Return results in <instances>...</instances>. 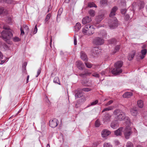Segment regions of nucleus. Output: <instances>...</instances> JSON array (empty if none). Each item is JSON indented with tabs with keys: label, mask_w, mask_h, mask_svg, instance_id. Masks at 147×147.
Segmentation results:
<instances>
[{
	"label": "nucleus",
	"mask_w": 147,
	"mask_h": 147,
	"mask_svg": "<svg viewBox=\"0 0 147 147\" xmlns=\"http://www.w3.org/2000/svg\"><path fill=\"white\" fill-rule=\"evenodd\" d=\"M117 9V7H114L112 9L109 14V16L111 18L109 20L108 23L109 26L111 29L115 28L118 26L117 19L114 17L115 15L116 11Z\"/></svg>",
	"instance_id": "f257e3e1"
},
{
	"label": "nucleus",
	"mask_w": 147,
	"mask_h": 147,
	"mask_svg": "<svg viewBox=\"0 0 147 147\" xmlns=\"http://www.w3.org/2000/svg\"><path fill=\"white\" fill-rule=\"evenodd\" d=\"M95 28L90 24L86 25L82 28V33L84 35H91L94 33Z\"/></svg>",
	"instance_id": "f03ea898"
},
{
	"label": "nucleus",
	"mask_w": 147,
	"mask_h": 147,
	"mask_svg": "<svg viewBox=\"0 0 147 147\" xmlns=\"http://www.w3.org/2000/svg\"><path fill=\"white\" fill-rule=\"evenodd\" d=\"M5 30H3L1 33V36L3 39L5 41L10 39L13 36L11 32L12 30L7 28L3 27Z\"/></svg>",
	"instance_id": "7ed1b4c3"
},
{
	"label": "nucleus",
	"mask_w": 147,
	"mask_h": 147,
	"mask_svg": "<svg viewBox=\"0 0 147 147\" xmlns=\"http://www.w3.org/2000/svg\"><path fill=\"white\" fill-rule=\"evenodd\" d=\"M123 62L121 61H117L114 64L115 68L111 71V72L113 74L117 75L122 72L121 68L122 66Z\"/></svg>",
	"instance_id": "20e7f679"
},
{
	"label": "nucleus",
	"mask_w": 147,
	"mask_h": 147,
	"mask_svg": "<svg viewBox=\"0 0 147 147\" xmlns=\"http://www.w3.org/2000/svg\"><path fill=\"white\" fill-rule=\"evenodd\" d=\"M113 114L115 118L117 120L122 121L124 120L125 117V113L119 109H116L114 111Z\"/></svg>",
	"instance_id": "39448f33"
},
{
	"label": "nucleus",
	"mask_w": 147,
	"mask_h": 147,
	"mask_svg": "<svg viewBox=\"0 0 147 147\" xmlns=\"http://www.w3.org/2000/svg\"><path fill=\"white\" fill-rule=\"evenodd\" d=\"M123 132L125 139H128L132 133L131 128L129 126L126 127L123 129Z\"/></svg>",
	"instance_id": "423d86ee"
},
{
	"label": "nucleus",
	"mask_w": 147,
	"mask_h": 147,
	"mask_svg": "<svg viewBox=\"0 0 147 147\" xmlns=\"http://www.w3.org/2000/svg\"><path fill=\"white\" fill-rule=\"evenodd\" d=\"M93 42L96 45H101L104 43V40L102 38L96 37L93 40Z\"/></svg>",
	"instance_id": "0eeeda50"
},
{
	"label": "nucleus",
	"mask_w": 147,
	"mask_h": 147,
	"mask_svg": "<svg viewBox=\"0 0 147 147\" xmlns=\"http://www.w3.org/2000/svg\"><path fill=\"white\" fill-rule=\"evenodd\" d=\"M49 125L52 128L56 127L58 124V121L56 119H54L49 121Z\"/></svg>",
	"instance_id": "6e6552de"
},
{
	"label": "nucleus",
	"mask_w": 147,
	"mask_h": 147,
	"mask_svg": "<svg viewBox=\"0 0 147 147\" xmlns=\"http://www.w3.org/2000/svg\"><path fill=\"white\" fill-rule=\"evenodd\" d=\"M76 65L77 68L81 70H83L84 68V65L82 61H78L76 62Z\"/></svg>",
	"instance_id": "1a4fd4ad"
},
{
	"label": "nucleus",
	"mask_w": 147,
	"mask_h": 147,
	"mask_svg": "<svg viewBox=\"0 0 147 147\" xmlns=\"http://www.w3.org/2000/svg\"><path fill=\"white\" fill-rule=\"evenodd\" d=\"M75 97L76 98H80L83 95L82 90L80 89H78L75 90Z\"/></svg>",
	"instance_id": "9d476101"
},
{
	"label": "nucleus",
	"mask_w": 147,
	"mask_h": 147,
	"mask_svg": "<svg viewBox=\"0 0 147 147\" xmlns=\"http://www.w3.org/2000/svg\"><path fill=\"white\" fill-rule=\"evenodd\" d=\"M92 20L91 18L88 16H86L83 18L82 20V23L84 24H85L89 23Z\"/></svg>",
	"instance_id": "9b49d317"
},
{
	"label": "nucleus",
	"mask_w": 147,
	"mask_h": 147,
	"mask_svg": "<svg viewBox=\"0 0 147 147\" xmlns=\"http://www.w3.org/2000/svg\"><path fill=\"white\" fill-rule=\"evenodd\" d=\"M80 57L81 59L85 62L87 61H88V59L87 55L83 51H81V52Z\"/></svg>",
	"instance_id": "f8f14e48"
},
{
	"label": "nucleus",
	"mask_w": 147,
	"mask_h": 147,
	"mask_svg": "<svg viewBox=\"0 0 147 147\" xmlns=\"http://www.w3.org/2000/svg\"><path fill=\"white\" fill-rule=\"evenodd\" d=\"M98 49L97 47L94 48L92 50V55L94 57H96L99 53Z\"/></svg>",
	"instance_id": "ddd939ff"
},
{
	"label": "nucleus",
	"mask_w": 147,
	"mask_h": 147,
	"mask_svg": "<svg viewBox=\"0 0 147 147\" xmlns=\"http://www.w3.org/2000/svg\"><path fill=\"white\" fill-rule=\"evenodd\" d=\"M123 128L122 127L119 128L118 129L114 131V134L117 136H121L123 132Z\"/></svg>",
	"instance_id": "4468645a"
},
{
	"label": "nucleus",
	"mask_w": 147,
	"mask_h": 147,
	"mask_svg": "<svg viewBox=\"0 0 147 147\" xmlns=\"http://www.w3.org/2000/svg\"><path fill=\"white\" fill-rule=\"evenodd\" d=\"M119 126L118 123L117 121H112L111 124V127L113 129H115Z\"/></svg>",
	"instance_id": "2eb2a0df"
},
{
	"label": "nucleus",
	"mask_w": 147,
	"mask_h": 147,
	"mask_svg": "<svg viewBox=\"0 0 147 147\" xmlns=\"http://www.w3.org/2000/svg\"><path fill=\"white\" fill-rule=\"evenodd\" d=\"M110 134L111 132L110 131L106 129L104 130L101 133L102 136L104 138Z\"/></svg>",
	"instance_id": "dca6fc26"
},
{
	"label": "nucleus",
	"mask_w": 147,
	"mask_h": 147,
	"mask_svg": "<svg viewBox=\"0 0 147 147\" xmlns=\"http://www.w3.org/2000/svg\"><path fill=\"white\" fill-rule=\"evenodd\" d=\"M137 5H138L139 9H141L144 7V3L143 1H138L137 2Z\"/></svg>",
	"instance_id": "f3484780"
},
{
	"label": "nucleus",
	"mask_w": 147,
	"mask_h": 147,
	"mask_svg": "<svg viewBox=\"0 0 147 147\" xmlns=\"http://www.w3.org/2000/svg\"><path fill=\"white\" fill-rule=\"evenodd\" d=\"M111 116L108 113L105 114L103 117V121H109L110 120Z\"/></svg>",
	"instance_id": "a211bd4d"
},
{
	"label": "nucleus",
	"mask_w": 147,
	"mask_h": 147,
	"mask_svg": "<svg viewBox=\"0 0 147 147\" xmlns=\"http://www.w3.org/2000/svg\"><path fill=\"white\" fill-rule=\"evenodd\" d=\"M104 18V15L101 14L98 16L96 17V20L97 22V24L99 23L100 22L102 21V20Z\"/></svg>",
	"instance_id": "6ab92c4d"
},
{
	"label": "nucleus",
	"mask_w": 147,
	"mask_h": 147,
	"mask_svg": "<svg viewBox=\"0 0 147 147\" xmlns=\"http://www.w3.org/2000/svg\"><path fill=\"white\" fill-rule=\"evenodd\" d=\"M131 115L134 116H136L137 115L138 112L137 109L136 107H134L130 111Z\"/></svg>",
	"instance_id": "aec40b11"
},
{
	"label": "nucleus",
	"mask_w": 147,
	"mask_h": 147,
	"mask_svg": "<svg viewBox=\"0 0 147 147\" xmlns=\"http://www.w3.org/2000/svg\"><path fill=\"white\" fill-rule=\"evenodd\" d=\"M74 27L75 28L74 31L75 32H78L81 28V24L79 22H78L76 24Z\"/></svg>",
	"instance_id": "412c9836"
},
{
	"label": "nucleus",
	"mask_w": 147,
	"mask_h": 147,
	"mask_svg": "<svg viewBox=\"0 0 147 147\" xmlns=\"http://www.w3.org/2000/svg\"><path fill=\"white\" fill-rule=\"evenodd\" d=\"M141 52L142 55H140V57L141 59H142L144 57L145 55L147 53V50L144 49L141 51Z\"/></svg>",
	"instance_id": "4be33fe9"
},
{
	"label": "nucleus",
	"mask_w": 147,
	"mask_h": 147,
	"mask_svg": "<svg viewBox=\"0 0 147 147\" xmlns=\"http://www.w3.org/2000/svg\"><path fill=\"white\" fill-rule=\"evenodd\" d=\"M7 10L4 8L3 7L0 6V15L4 13L5 14H6L7 13Z\"/></svg>",
	"instance_id": "5701e85b"
},
{
	"label": "nucleus",
	"mask_w": 147,
	"mask_h": 147,
	"mask_svg": "<svg viewBox=\"0 0 147 147\" xmlns=\"http://www.w3.org/2000/svg\"><path fill=\"white\" fill-rule=\"evenodd\" d=\"M132 95V94L131 92H126L124 94L123 96L124 98H129Z\"/></svg>",
	"instance_id": "b1692460"
},
{
	"label": "nucleus",
	"mask_w": 147,
	"mask_h": 147,
	"mask_svg": "<svg viewBox=\"0 0 147 147\" xmlns=\"http://www.w3.org/2000/svg\"><path fill=\"white\" fill-rule=\"evenodd\" d=\"M100 35L102 36L103 38L106 37L107 35V33L106 31L102 30L100 32Z\"/></svg>",
	"instance_id": "393cba45"
},
{
	"label": "nucleus",
	"mask_w": 147,
	"mask_h": 147,
	"mask_svg": "<svg viewBox=\"0 0 147 147\" xmlns=\"http://www.w3.org/2000/svg\"><path fill=\"white\" fill-rule=\"evenodd\" d=\"M135 54L134 52H132L131 54H129L128 56V59L129 60H131L134 57Z\"/></svg>",
	"instance_id": "a878e982"
},
{
	"label": "nucleus",
	"mask_w": 147,
	"mask_h": 147,
	"mask_svg": "<svg viewBox=\"0 0 147 147\" xmlns=\"http://www.w3.org/2000/svg\"><path fill=\"white\" fill-rule=\"evenodd\" d=\"M91 74L90 72H86L85 73H81L79 74V76L82 77H85L86 76L90 75Z\"/></svg>",
	"instance_id": "bb28decb"
},
{
	"label": "nucleus",
	"mask_w": 147,
	"mask_h": 147,
	"mask_svg": "<svg viewBox=\"0 0 147 147\" xmlns=\"http://www.w3.org/2000/svg\"><path fill=\"white\" fill-rule=\"evenodd\" d=\"M63 11V9L61 8H60L59 10L58 11V14L57 15V21H58V18H60V16L61 14Z\"/></svg>",
	"instance_id": "cd10ccee"
},
{
	"label": "nucleus",
	"mask_w": 147,
	"mask_h": 147,
	"mask_svg": "<svg viewBox=\"0 0 147 147\" xmlns=\"http://www.w3.org/2000/svg\"><path fill=\"white\" fill-rule=\"evenodd\" d=\"M120 48V46L117 45L115 48L114 50L112 52V54H114L115 53L117 52L118 51Z\"/></svg>",
	"instance_id": "c85d7f7f"
},
{
	"label": "nucleus",
	"mask_w": 147,
	"mask_h": 147,
	"mask_svg": "<svg viewBox=\"0 0 147 147\" xmlns=\"http://www.w3.org/2000/svg\"><path fill=\"white\" fill-rule=\"evenodd\" d=\"M137 104L138 106L140 108H142L143 106L142 101L141 100H139L137 102Z\"/></svg>",
	"instance_id": "c756f323"
},
{
	"label": "nucleus",
	"mask_w": 147,
	"mask_h": 147,
	"mask_svg": "<svg viewBox=\"0 0 147 147\" xmlns=\"http://www.w3.org/2000/svg\"><path fill=\"white\" fill-rule=\"evenodd\" d=\"M108 42L110 44H115L116 43V40L115 39H112L108 40Z\"/></svg>",
	"instance_id": "7c9ffc66"
},
{
	"label": "nucleus",
	"mask_w": 147,
	"mask_h": 147,
	"mask_svg": "<svg viewBox=\"0 0 147 147\" xmlns=\"http://www.w3.org/2000/svg\"><path fill=\"white\" fill-rule=\"evenodd\" d=\"M89 14L91 17H93L95 15V12L92 9H90L88 11Z\"/></svg>",
	"instance_id": "2f4dec72"
},
{
	"label": "nucleus",
	"mask_w": 147,
	"mask_h": 147,
	"mask_svg": "<svg viewBox=\"0 0 147 147\" xmlns=\"http://www.w3.org/2000/svg\"><path fill=\"white\" fill-rule=\"evenodd\" d=\"M23 27L24 29V30L25 31V32L28 34L29 30L28 26L26 25H23Z\"/></svg>",
	"instance_id": "473e14b6"
},
{
	"label": "nucleus",
	"mask_w": 147,
	"mask_h": 147,
	"mask_svg": "<svg viewBox=\"0 0 147 147\" xmlns=\"http://www.w3.org/2000/svg\"><path fill=\"white\" fill-rule=\"evenodd\" d=\"M53 82L55 83L58 84L59 85L60 84L59 78L58 77H55L54 78Z\"/></svg>",
	"instance_id": "72a5a7b5"
},
{
	"label": "nucleus",
	"mask_w": 147,
	"mask_h": 147,
	"mask_svg": "<svg viewBox=\"0 0 147 147\" xmlns=\"http://www.w3.org/2000/svg\"><path fill=\"white\" fill-rule=\"evenodd\" d=\"M107 0H100V3L102 5L107 4Z\"/></svg>",
	"instance_id": "f704fd0d"
},
{
	"label": "nucleus",
	"mask_w": 147,
	"mask_h": 147,
	"mask_svg": "<svg viewBox=\"0 0 147 147\" xmlns=\"http://www.w3.org/2000/svg\"><path fill=\"white\" fill-rule=\"evenodd\" d=\"M127 147H134L133 144L130 142L128 141L126 144Z\"/></svg>",
	"instance_id": "c9c22d12"
},
{
	"label": "nucleus",
	"mask_w": 147,
	"mask_h": 147,
	"mask_svg": "<svg viewBox=\"0 0 147 147\" xmlns=\"http://www.w3.org/2000/svg\"><path fill=\"white\" fill-rule=\"evenodd\" d=\"M51 15L50 13H49L46 16L45 20V22H47L50 18Z\"/></svg>",
	"instance_id": "e433bc0d"
},
{
	"label": "nucleus",
	"mask_w": 147,
	"mask_h": 147,
	"mask_svg": "<svg viewBox=\"0 0 147 147\" xmlns=\"http://www.w3.org/2000/svg\"><path fill=\"white\" fill-rule=\"evenodd\" d=\"M3 2L8 4H13V2L12 0H3Z\"/></svg>",
	"instance_id": "4c0bfd02"
},
{
	"label": "nucleus",
	"mask_w": 147,
	"mask_h": 147,
	"mask_svg": "<svg viewBox=\"0 0 147 147\" xmlns=\"http://www.w3.org/2000/svg\"><path fill=\"white\" fill-rule=\"evenodd\" d=\"M113 109V108L112 107H109L104 109L102 111V112H103L111 110Z\"/></svg>",
	"instance_id": "58836bf2"
},
{
	"label": "nucleus",
	"mask_w": 147,
	"mask_h": 147,
	"mask_svg": "<svg viewBox=\"0 0 147 147\" xmlns=\"http://www.w3.org/2000/svg\"><path fill=\"white\" fill-rule=\"evenodd\" d=\"M88 6L90 7H97V6L96 5L93 3H90L88 4Z\"/></svg>",
	"instance_id": "ea45409f"
},
{
	"label": "nucleus",
	"mask_w": 147,
	"mask_h": 147,
	"mask_svg": "<svg viewBox=\"0 0 147 147\" xmlns=\"http://www.w3.org/2000/svg\"><path fill=\"white\" fill-rule=\"evenodd\" d=\"M103 147H112V146L110 143L105 142L104 144Z\"/></svg>",
	"instance_id": "a19ab883"
},
{
	"label": "nucleus",
	"mask_w": 147,
	"mask_h": 147,
	"mask_svg": "<svg viewBox=\"0 0 147 147\" xmlns=\"http://www.w3.org/2000/svg\"><path fill=\"white\" fill-rule=\"evenodd\" d=\"M98 101L97 100H96L95 101H93L91 102L90 105L88 106V107H89L90 106L94 105L98 103Z\"/></svg>",
	"instance_id": "79ce46f5"
},
{
	"label": "nucleus",
	"mask_w": 147,
	"mask_h": 147,
	"mask_svg": "<svg viewBox=\"0 0 147 147\" xmlns=\"http://www.w3.org/2000/svg\"><path fill=\"white\" fill-rule=\"evenodd\" d=\"M13 41L15 42H17L20 41V39L18 37L15 36L13 38Z\"/></svg>",
	"instance_id": "37998d69"
},
{
	"label": "nucleus",
	"mask_w": 147,
	"mask_h": 147,
	"mask_svg": "<svg viewBox=\"0 0 147 147\" xmlns=\"http://www.w3.org/2000/svg\"><path fill=\"white\" fill-rule=\"evenodd\" d=\"M100 125V122L99 121L97 120L95 123V126L96 127H98Z\"/></svg>",
	"instance_id": "c03bdc74"
},
{
	"label": "nucleus",
	"mask_w": 147,
	"mask_h": 147,
	"mask_svg": "<svg viewBox=\"0 0 147 147\" xmlns=\"http://www.w3.org/2000/svg\"><path fill=\"white\" fill-rule=\"evenodd\" d=\"M85 63L86 67L88 68H90L92 67V65L90 63L85 62Z\"/></svg>",
	"instance_id": "a18cd8bd"
},
{
	"label": "nucleus",
	"mask_w": 147,
	"mask_h": 147,
	"mask_svg": "<svg viewBox=\"0 0 147 147\" xmlns=\"http://www.w3.org/2000/svg\"><path fill=\"white\" fill-rule=\"evenodd\" d=\"M91 90V89L88 88H84L82 89V90L84 92H88Z\"/></svg>",
	"instance_id": "49530a36"
},
{
	"label": "nucleus",
	"mask_w": 147,
	"mask_h": 147,
	"mask_svg": "<svg viewBox=\"0 0 147 147\" xmlns=\"http://www.w3.org/2000/svg\"><path fill=\"white\" fill-rule=\"evenodd\" d=\"M41 72V69L40 68L37 71V75L36 76V77H37L40 75Z\"/></svg>",
	"instance_id": "de8ad7c7"
},
{
	"label": "nucleus",
	"mask_w": 147,
	"mask_h": 147,
	"mask_svg": "<svg viewBox=\"0 0 147 147\" xmlns=\"http://www.w3.org/2000/svg\"><path fill=\"white\" fill-rule=\"evenodd\" d=\"M92 75L93 76L96 78H99V74L96 73H93Z\"/></svg>",
	"instance_id": "09e8293b"
},
{
	"label": "nucleus",
	"mask_w": 147,
	"mask_h": 147,
	"mask_svg": "<svg viewBox=\"0 0 147 147\" xmlns=\"http://www.w3.org/2000/svg\"><path fill=\"white\" fill-rule=\"evenodd\" d=\"M27 65V63L26 62H25L24 63L23 65H22V68H23L24 70L26 69V67Z\"/></svg>",
	"instance_id": "8fccbe9b"
},
{
	"label": "nucleus",
	"mask_w": 147,
	"mask_h": 147,
	"mask_svg": "<svg viewBox=\"0 0 147 147\" xmlns=\"http://www.w3.org/2000/svg\"><path fill=\"white\" fill-rule=\"evenodd\" d=\"M37 30H38V29H37V25H36L35 26L34 31L33 33H34V34H35L37 32Z\"/></svg>",
	"instance_id": "3c124183"
},
{
	"label": "nucleus",
	"mask_w": 147,
	"mask_h": 147,
	"mask_svg": "<svg viewBox=\"0 0 147 147\" xmlns=\"http://www.w3.org/2000/svg\"><path fill=\"white\" fill-rule=\"evenodd\" d=\"M74 44L75 45H76L77 44V38L75 36H74Z\"/></svg>",
	"instance_id": "603ef678"
},
{
	"label": "nucleus",
	"mask_w": 147,
	"mask_h": 147,
	"mask_svg": "<svg viewBox=\"0 0 147 147\" xmlns=\"http://www.w3.org/2000/svg\"><path fill=\"white\" fill-rule=\"evenodd\" d=\"M113 102V100H111L109 101L106 104V106H107L111 104Z\"/></svg>",
	"instance_id": "864d4df0"
},
{
	"label": "nucleus",
	"mask_w": 147,
	"mask_h": 147,
	"mask_svg": "<svg viewBox=\"0 0 147 147\" xmlns=\"http://www.w3.org/2000/svg\"><path fill=\"white\" fill-rule=\"evenodd\" d=\"M107 73L106 70L105 71H102L100 73V74L102 76H103L104 75H105L106 73Z\"/></svg>",
	"instance_id": "5fc2aeb1"
},
{
	"label": "nucleus",
	"mask_w": 147,
	"mask_h": 147,
	"mask_svg": "<svg viewBox=\"0 0 147 147\" xmlns=\"http://www.w3.org/2000/svg\"><path fill=\"white\" fill-rule=\"evenodd\" d=\"M20 31L21 32V35H23L24 34V31L22 29V28H20Z\"/></svg>",
	"instance_id": "6e6d98bb"
},
{
	"label": "nucleus",
	"mask_w": 147,
	"mask_h": 147,
	"mask_svg": "<svg viewBox=\"0 0 147 147\" xmlns=\"http://www.w3.org/2000/svg\"><path fill=\"white\" fill-rule=\"evenodd\" d=\"M3 55L1 52L0 51V59H3Z\"/></svg>",
	"instance_id": "4d7b16f0"
},
{
	"label": "nucleus",
	"mask_w": 147,
	"mask_h": 147,
	"mask_svg": "<svg viewBox=\"0 0 147 147\" xmlns=\"http://www.w3.org/2000/svg\"><path fill=\"white\" fill-rule=\"evenodd\" d=\"M126 10L125 9H123L121 10V12L122 13L124 14L126 12Z\"/></svg>",
	"instance_id": "13d9d810"
},
{
	"label": "nucleus",
	"mask_w": 147,
	"mask_h": 147,
	"mask_svg": "<svg viewBox=\"0 0 147 147\" xmlns=\"http://www.w3.org/2000/svg\"><path fill=\"white\" fill-rule=\"evenodd\" d=\"M29 75H28L27 76V78H26V80H27L26 83H28V80H29Z\"/></svg>",
	"instance_id": "bf43d9fd"
},
{
	"label": "nucleus",
	"mask_w": 147,
	"mask_h": 147,
	"mask_svg": "<svg viewBox=\"0 0 147 147\" xmlns=\"http://www.w3.org/2000/svg\"><path fill=\"white\" fill-rule=\"evenodd\" d=\"M5 61L4 60H1V63H0V65H2L5 62Z\"/></svg>",
	"instance_id": "052dcab7"
},
{
	"label": "nucleus",
	"mask_w": 147,
	"mask_h": 147,
	"mask_svg": "<svg viewBox=\"0 0 147 147\" xmlns=\"http://www.w3.org/2000/svg\"><path fill=\"white\" fill-rule=\"evenodd\" d=\"M125 17L126 18L127 20H128L129 18V15H126L125 16Z\"/></svg>",
	"instance_id": "680f3d73"
},
{
	"label": "nucleus",
	"mask_w": 147,
	"mask_h": 147,
	"mask_svg": "<svg viewBox=\"0 0 147 147\" xmlns=\"http://www.w3.org/2000/svg\"><path fill=\"white\" fill-rule=\"evenodd\" d=\"M70 0H65V2L66 3H68L69 2Z\"/></svg>",
	"instance_id": "e2e57ef3"
},
{
	"label": "nucleus",
	"mask_w": 147,
	"mask_h": 147,
	"mask_svg": "<svg viewBox=\"0 0 147 147\" xmlns=\"http://www.w3.org/2000/svg\"><path fill=\"white\" fill-rule=\"evenodd\" d=\"M136 147H143L141 145H138L136 146Z\"/></svg>",
	"instance_id": "0e129e2a"
},
{
	"label": "nucleus",
	"mask_w": 147,
	"mask_h": 147,
	"mask_svg": "<svg viewBox=\"0 0 147 147\" xmlns=\"http://www.w3.org/2000/svg\"><path fill=\"white\" fill-rule=\"evenodd\" d=\"M47 147H50V145L49 144H47Z\"/></svg>",
	"instance_id": "69168bd1"
},
{
	"label": "nucleus",
	"mask_w": 147,
	"mask_h": 147,
	"mask_svg": "<svg viewBox=\"0 0 147 147\" xmlns=\"http://www.w3.org/2000/svg\"><path fill=\"white\" fill-rule=\"evenodd\" d=\"M117 143V144H119V142L118 141H116Z\"/></svg>",
	"instance_id": "338daca9"
},
{
	"label": "nucleus",
	"mask_w": 147,
	"mask_h": 147,
	"mask_svg": "<svg viewBox=\"0 0 147 147\" xmlns=\"http://www.w3.org/2000/svg\"><path fill=\"white\" fill-rule=\"evenodd\" d=\"M146 10L147 11V5L146 6Z\"/></svg>",
	"instance_id": "774afa93"
}]
</instances>
